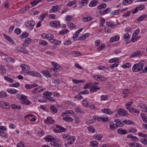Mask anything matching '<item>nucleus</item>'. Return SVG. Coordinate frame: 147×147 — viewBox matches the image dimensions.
<instances>
[{
  "mask_svg": "<svg viewBox=\"0 0 147 147\" xmlns=\"http://www.w3.org/2000/svg\"><path fill=\"white\" fill-rule=\"evenodd\" d=\"M75 138L74 136H71L69 138L67 142L68 144H72L75 140Z\"/></svg>",
  "mask_w": 147,
  "mask_h": 147,
  "instance_id": "nucleus-23",
  "label": "nucleus"
},
{
  "mask_svg": "<svg viewBox=\"0 0 147 147\" xmlns=\"http://www.w3.org/2000/svg\"><path fill=\"white\" fill-rule=\"evenodd\" d=\"M75 111L76 113H81L83 112L81 109L79 107H76L75 108Z\"/></svg>",
  "mask_w": 147,
  "mask_h": 147,
  "instance_id": "nucleus-48",
  "label": "nucleus"
},
{
  "mask_svg": "<svg viewBox=\"0 0 147 147\" xmlns=\"http://www.w3.org/2000/svg\"><path fill=\"white\" fill-rule=\"evenodd\" d=\"M67 26L68 27H70L72 28H75V25L71 22H69L67 23Z\"/></svg>",
  "mask_w": 147,
  "mask_h": 147,
  "instance_id": "nucleus-57",
  "label": "nucleus"
},
{
  "mask_svg": "<svg viewBox=\"0 0 147 147\" xmlns=\"http://www.w3.org/2000/svg\"><path fill=\"white\" fill-rule=\"evenodd\" d=\"M4 60L5 61L7 62H10L11 63H13L14 62V60L11 58H5Z\"/></svg>",
  "mask_w": 147,
  "mask_h": 147,
  "instance_id": "nucleus-29",
  "label": "nucleus"
},
{
  "mask_svg": "<svg viewBox=\"0 0 147 147\" xmlns=\"http://www.w3.org/2000/svg\"><path fill=\"white\" fill-rule=\"evenodd\" d=\"M27 74L29 75L35 76L39 78H41V75L40 74L34 71H29L28 72Z\"/></svg>",
  "mask_w": 147,
  "mask_h": 147,
  "instance_id": "nucleus-7",
  "label": "nucleus"
},
{
  "mask_svg": "<svg viewBox=\"0 0 147 147\" xmlns=\"http://www.w3.org/2000/svg\"><path fill=\"white\" fill-rule=\"evenodd\" d=\"M14 32L17 34H19L21 33V30L20 28H17L15 29Z\"/></svg>",
  "mask_w": 147,
  "mask_h": 147,
  "instance_id": "nucleus-53",
  "label": "nucleus"
},
{
  "mask_svg": "<svg viewBox=\"0 0 147 147\" xmlns=\"http://www.w3.org/2000/svg\"><path fill=\"white\" fill-rule=\"evenodd\" d=\"M140 117L142 118L143 121L145 123H147V117L144 113L140 114Z\"/></svg>",
  "mask_w": 147,
  "mask_h": 147,
  "instance_id": "nucleus-22",
  "label": "nucleus"
},
{
  "mask_svg": "<svg viewBox=\"0 0 147 147\" xmlns=\"http://www.w3.org/2000/svg\"><path fill=\"white\" fill-rule=\"evenodd\" d=\"M50 24L52 27H58L60 26V22L58 21L55 20L51 21L50 22Z\"/></svg>",
  "mask_w": 147,
  "mask_h": 147,
  "instance_id": "nucleus-6",
  "label": "nucleus"
},
{
  "mask_svg": "<svg viewBox=\"0 0 147 147\" xmlns=\"http://www.w3.org/2000/svg\"><path fill=\"white\" fill-rule=\"evenodd\" d=\"M147 17V16L146 15H142L138 19H137V21L138 22H140L143 21L144 19L145 18Z\"/></svg>",
  "mask_w": 147,
  "mask_h": 147,
  "instance_id": "nucleus-38",
  "label": "nucleus"
},
{
  "mask_svg": "<svg viewBox=\"0 0 147 147\" xmlns=\"http://www.w3.org/2000/svg\"><path fill=\"white\" fill-rule=\"evenodd\" d=\"M71 41L69 40H66L63 43V45H68L71 44Z\"/></svg>",
  "mask_w": 147,
  "mask_h": 147,
  "instance_id": "nucleus-50",
  "label": "nucleus"
},
{
  "mask_svg": "<svg viewBox=\"0 0 147 147\" xmlns=\"http://www.w3.org/2000/svg\"><path fill=\"white\" fill-rule=\"evenodd\" d=\"M97 119H98V121H102L104 122H107L108 121V119L107 117H97L96 118Z\"/></svg>",
  "mask_w": 147,
  "mask_h": 147,
  "instance_id": "nucleus-17",
  "label": "nucleus"
},
{
  "mask_svg": "<svg viewBox=\"0 0 147 147\" xmlns=\"http://www.w3.org/2000/svg\"><path fill=\"white\" fill-rule=\"evenodd\" d=\"M21 102L22 104H25L26 105H28L29 104L30 102L26 100H23V101H21Z\"/></svg>",
  "mask_w": 147,
  "mask_h": 147,
  "instance_id": "nucleus-61",
  "label": "nucleus"
},
{
  "mask_svg": "<svg viewBox=\"0 0 147 147\" xmlns=\"http://www.w3.org/2000/svg\"><path fill=\"white\" fill-rule=\"evenodd\" d=\"M60 141L57 139L55 138L50 143L51 145L55 147H59L60 146Z\"/></svg>",
  "mask_w": 147,
  "mask_h": 147,
  "instance_id": "nucleus-3",
  "label": "nucleus"
},
{
  "mask_svg": "<svg viewBox=\"0 0 147 147\" xmlns=\"http://www.w3.org/2000/svg\"><path fill=\"white\" fill-rule=\"evenodd\" d=\"M98 142L96 141L91 142L90 143V145L93 147H97L98 146Z\"/></svg>",
  "mask_w": 147,
  "mask_h": 147,
  "instance_id": "nucleus-39",
  "label": "nucleus"
},
{
  "mask_svg": "<svg viewBox=\"0 0 147 147\" xmlns=\"http://www.w3.org/2000/svg\"><path fill=\"white\" fill-rule=\"evenodd\" d=\"M27 96L23 95H22L20 96V99L21 100V101H23L24 100H26L27 99Z\"/></svg>",
  "mask_w": 147,
  "mask_h": 147,
  "instance_id": "nucleus-54",
  "label": "nucleus"
},
{
  "mask_svg": "<svg viewBox=\"0 0 147 147\" xmlns=\"http://www.w3.org/2000/svg\"><path fill=\"white\" fill-rule=\"evenodd\" d=\"M117 132L118 134L122 135H124L127 133V131L126 130L121 128L117 130Z\"/></svg>",
  "mask_w": 147,
  "mask_h": 147,
  "instance_id": "nucleus-12",
  "label": "nucleus"
},
{
  "mask_svg": "<svg viewBox=\"0 0 147 147\" xmlns=\"http://www.w3.org/2000/svg\"><path fill=\"white\" fill-rule=\"evenodd\" d=\"M47 42L44 40H42L41 42H39V44L41 45H47Z\"/></svg>",
  "mask_w": 147,
  "mask_h": 147,
  "instance_id": "nucleus-64",
  "label": "nucleus"
},
{
  "mask_svg": "<svg viewBox=\"0 0 147 147\" xmlns=\"http://www.w3.org/2000/svg\"><path fill=\"white\" fill-rule=\"evenodd\" d=\"M110 128L111 130H113L114 128H117L115 124L113 123V121H110L109 124Z\"/></svg>",
  "mask_w": 147,
  "mask_h": 147,
  "instance_id": "nucleus-25",
  "label": "nucleus"
},
{
  "mask_svg": "<svg viewBox=\"0 0 147 147\" xmlns=\"http://www.w3.org/2000/svg\"><path fill=\"white\" fill-rule=\"evenodd\" d=\"M131 66V64L129 63H127L122 65V67L123 68H129Z\"/></svg>",
  "mask_w": 147,
  "mask_h": 147,
  "instance_id": "nucleus-49",
  "label": "nucleus"
},
{
  "mask_svg": "<svg viewBox=\"0 0 147 147\" xmlns=\"http://www.w3.org/2000/svg\"><path fill=\"white\" fill-rule=\"evenodd\" d=\"M45 122L47 124H53L55 122V121L53 119H51L50 117H48L45 119Z\"/></svg>",
  "mask_w": 147,
  "mask_h": 147,
  "instance_id": "nucleus-10",
  "label": "nucleus"
},
{
  "mask_svg": "<svg viewBox=\"0 0 147 147\" xmlns=\"http://www.w3.org/2000/svg\"><path fill=\"white\" fill-rule=\"evenodd\" d=\"M140 52L139 51L134 52L129 56V57L130 58H131L137 56H139V55L140 54Z\"/></svg>",
  "mask_w": 147,
  "mask_h": 147,
  "instance_id": "nucleus-21",
  "label": "nucleus"
},
{
  "mask_svg": "<svg viewBox=\"0 0 147 147\" xmlns=\"http://www.w3.org/2000/svg\"><path fill=\"white\" fill-rule=\"evenodd\" d=\"M7 96V94L5 92H0V98L6 97Z\"/></svg>",
  "mask_w": 147,
  "mask_h": 147,
  "instance_id": "nucleus-46",
  "label": "nucleus"
},
{
  "mask_svg": "<svg viewBox=\"0 0 147 147\" xmlns=\"http://www.w3.org/2000/svg\"><path fill=\"white\" fill-rule=\"evenodd\" d=\"M0 135L5 138H7L8 137V135L3 131H0Z\"/></svg>",
  "mask_w": 147,
  "mask_h": 147,
  "instance_id": "nucleus-43",
  "label": "nucleus"
},
{
  "mask_svg": "<svg viewBox=\"0 0 147 147\" xmlns=\"http://www.w3.org/2000/svg\"><path fill=\"white\" fill-rule=\"evenodd\" d=\"M50 109L52 112L55 113L57 111V108L54 105H51L50 107Z\"/></svg>",
  "mask_w": 147,
  "mask_h": 147,
  "instance_id": "nucleus-20",
  "label": "nucleus"
},
{
  "mask_svg": "<svg viewBox=\"0 0 147 147\" xmlns=\"http://www.w3.org/2000/svg\"><path fill=\"white\" fill-rule=\"evenodd\" d=\"M3 36L9 42L13 44V40L10 37L5 34H3Z\"/></svg>",
  "mask_w": 147,
  "mask_h": 147,
  "instance_id": "nucleus-27",
  "label": "nucleus"
},
{
  "mask_svg": "<svg viewBox=\"0 0 147 147\" xmlns=\"http://www.w3.org/2000/svg\"><path fill=\"white\" fill-rule=\"evenodd\" d=\"M74 112L73 110H70L69 111H67L66 112L63 113L64 115H66L67 114H70L74 115Z\"/></svg>",
  "mask_w": 147,
  "mask_h": 147,
  "instance_id": "nucleus-52",
  "label": "nucleus"
},
{
  "mask_svg": "<svg viewBox=\"0 0 147 147\" xmlns=\"http://www.w3.org/2000/svg\"><path fill=\"white\" fill-rule=\"evenodd\" d=\"M105 45L104 44H102L100 46L97 48V49L99 51H101L102 50H104V48H105Z\"/></svg>",
  "mask_w": 147,
  "mask_h": 147,
  "instance_id": "nucleus-40",
  "label": "nucleus"
},
{
  "mask_svg": "<svg viewBox=\"0 0 147 147\" xmlns=\"http://www.w3.org/2000/svg\"><path fill=\"white\" fill-rule=\"evenodd\" d=\"M89 93V91L88 90H86L80 92V94H88Z\"/></svg>",
  "mask_w": 147,
  "mask_h": 147,
  "instance_id": "nucleus-59",
  "label": "nucleus"
},
{
  "mask_svg": "<svg viewBox=\"0 0 147 147\" xmlns=\"http://www.w3.org/2000/svg\"><path fill=\"white\" fill-rule=\"evenodd\" d=\"M7 91L10 94H16L18 92V91L15 89H13V90H7Z\"/></svg>",
  "mask_w": 147,
  "mask_h": 147,
  "instance_id": "nucleus-37",
  "label": "nucleus"
},
{
  "mask_svg": "<svg viewBox=\"0 0 147 147\" xmlns=\"http://www.w3.org/2000/svg\"><path fill=\"white\" fill-rule=\"evenodd\" d=\"M117 111L118 113L120 115L126 117L128 115L127 112L122 108L119 109Z\"/></svg>",
  "mask_w": 147,
  "mask_h": 147,
  "instance_id": "nucleus-5",
  "label": "nucleus"
},
{
  "mask_svg": "<svg viewBox=\"0 0 147 147\" xmlns=\"http://www.w3.org/2000/svg\"><path fill=\"white\" fill-rule=\"evenodd\" d=\"M52 64L53 65V66L54 67V69H53V71H55L56 69H60L61 66H59L58 67H57L59 65V64L57 63H55L53 61L51 62Z\"/></svg>",
  "mask_w": 147,
  "mask_h": 147,
  "instance_id": "nucleus-19",
  "label": "nucleus"
},
{
  "mask_svg": "<svg viewBox=\"0 0 147 147\" xmlns=\"http://www.w3.org/2000/svg\"><path fill=\"white\" fill-rule=\"evenodd\" d=\"M102 111L104 113L109 114H110L111 113V111L110 110L107 108H105L104 109H102Z\"/></svg>",
  "mask_w": 147,
  "mask_h": 147,
  "instance_id": "nucleus-34",
  "label": "nucleus"
},
{
  "mask_svg": "<svg viewBox=\"0 0 147 147\" xmlns=\"http://www.w3.org/2000/svg\"><path fill=\"white\" fill-rule=\"evenodd\" d=\"M34 22L33 20L27 21L26 24V27H30L31 28H32L34 25Z\"/></svg>",
  "mask_w": 147,
  "mask_h": 147,
  "instance_id": "nucleus-11",
  "label": "nucleus"
},
{
  "mask_svg": "<svg viewBox=\"0 0 147 147\" xmlns=\"http://www.w3.org/2000/svg\"><path fill=\"white\" fill-rule=\"evenodd\" d=\"M134 34H133L132 36V38L131 39V41L133 42H135L136 41H137L140 38V36H137L135 38H134Z\"/></svg>",
  "mask_w": 147,
  "mask_h": 147,
  "instance_id": "nucleus-44",
  "label": "nucleus"
},
{
  "mask_svg": "<svg viewBox=\"0 0 147 147\" xmlns=\"http://www.w3.org/2000/svg\"><path fill=\"white\" fill-rule=\"evenodd\" d=\"M54 139V138L50 135H48L45 138V140L48 142H51Z\"/></svg>",
  "mask_w": 147,
  "mask_h": 147,
  "instance_id": "nucleus-18",
  "label": "nucleus"
},
{
  "mask_svg": "<svg viewBox=\"0 0 147 147\" xmlns=\"http://www.w3.org/2000/svg\"><path fill=\"white\" fill-rule=\"evenodd\" d=\"M39 88H35L33 89L32 90V93L34 94H35L40 92L41 91L43 90V89H40L39 90Z\"/></svg>",
  "mask_w": 147,
  "mask_h": 147,
  "instance_id": "nucleus-33",
  "label": "nucleus"
},
{
  "mask_svg": "<svg viewBox=\"0 0 147 147\" xmlns=\"http://www.w3.org/2000/svg\"><path fill=\"white\" fill-rule=\"evenodd\" d=\"M88 0H82L80 2L83 6H85L88 3Z\"/></svg>",
  "mask_w": 147,
  "mask_h": 147,
  "instance_id": "nucleus-51",
  "label": "nucleus"
},
{
  "mask_svg": "<svg viewBox=\"0 0 147 147\" xmlns=\"http://www.w3.org/2000/svg\"><path fill=\"white\" fill-rule=\"evenodd\" d=\"M68 31H69L67 29L62 30L60 31L59 34H64L66 33Z\"/></svg>",
  "mask_w": 147,
  "mask_h": 147,
  "instance_id": "nucleus-55",
  "label": "nucleus"
},
{
  "mask_svg": "<svg viewBox=\"0 0 147 147\" xmlns=\"http://www.w3.org/2000/svg\"><path fill=\"white\" fill-rule=\"evenodd\" d=\"M5 70V67L2 65H0V71L1 72H3Z\"/></svg>",
  "mask_w": 147,
  "mask_h": 147,
  "instance_id": "nucleus-60",
  "label": "nucleus"
},
{
  "mask_svg": "<svg viewBox=\"0 0 147 147\" xmlns=\"http://www.w3.org/2000/svg\"><path fill=\"white\" fill-rule=\"evenodd\" d=\"M110 8H108L102 12L103 14H105L108 13V12L109 11Z\"/></svg>",
  "mask_w": 147,
  "mask_h": 147,
  "instance_id": "nucleus-62",
  "label": "nucleus"
},
{
  "mask_svg": "<svg viewBox=\"0 0 147 147\" xmlns=\"http://www.w3.org/2000/svg\"><path fill=\"white\" fill-rule=\"evenodd\" d=\"M53 38V36L51 34H48V38L49 39L50 41L52 40Z\"/></svg>",
  "mask_w": 147,
  "mask_h": 147,
  "instance_id": "nucleus-63",
  "label": "nucleus"
},
{
  "mask_svg": "<svg viewBox=\"0 0 147 147\" xmlns=\"http://www.w3.org/2000/svg\"><path fill=\"white\" fill-rule=\"evenodd\" d=\"M62 119L63 120H64L65 121L68 122H72L73 121V120L72 118L69 117H63Z\"/></svg>",
  "mask_w": 147,
  "mask_h": 147,
  "instance_id": "nucleus-26",
  "label": "nucleus"
},
{
  "mask_svg": "<svg viewBox=\"0 0 147 147\" xmlns=\"http://www.w3.org/2000/svg\"><path fill=\"white\" fill-rule=\"evenodd\" d=\"M114 122L115 125L117 127H121L124 124L120 121L119 119H116L115 120Z\"/></svg>",
  "mask_w": 147,
  "mask_h": 147,
  "instance_id": "nucleus-13",
  "label": "nucleus"
},
{
  "mask_svg": "<svg viewBox=\"0 0 147 147\" xmlns=\"http://www.w3.org/2000/svg\"><path fill=\"white\" fill-rule=\"evenodd\" d=\"M5 79L9 82L11 83L13 82V79L12 78H8L7 77L5 76Z\"/></svg>",
  "mask_w": 147,
  "mask_h": 147,
  "instance_id": "nucleus-58",
  "label": "nucleus"
},
{
  "mask_svg": "<svg viewBox=\"0 0 147 147\" xmlns=\"http://www.w3.org/2000/svg\"><path fill=\"white\" fill-rule=\"evenodd\" d=\"M42 73L46 77L51 78V76L48 71H42Z\"/></svg>",
  "mask_w": 147,
  "mask_h": 147,
  "instance_id": "nucleus-24",
  "label": "nucleus"
},
{
  "mask_svg": "<svg viewBox=\"0 0 147 147\" xmlns=\"http://www.w3.org/2000/svg\"><path fill=\"white\" fill-rule=\"evenodd\" d=\"M119 38L120 37L118 35L114 36L110 38V41L111 42H113L114 41H117L119 40Z\"/></svg>",
  "mask_w": 147,
  "mask_h": 147,
  "instance_id": "nucleus-14",
  "label": "nucleus"
},
{
  "mask_svg": "<svg viewBox=\"0 0 147 147\" xmlns=\"http://www.w3.org/2000/svg\"><path fill=\"white\" fill-rule=\"evenodd\" d=\"M58 8V7L57 5L56 6H53L52 7V8L49 11V12L51 13L54 12L56 11H57V9Z\"/></svg>",
  "mask_w": 147,
  "mask_h": 147,
  "instance_id": "nucleus-31",
  "label": "nucleus"
},
{
  "mask_svg": "<svg viewBox=\"0 0 147 147\" xmlns=\"http://www.w3.org/2000/svg\"><path fill=\"white\" fill-rule=\"evenodd\" d=\"M31 42V39L29 38H27L25 40V47H26L27 45L30 43Z\"/></svg>",
  "mask_w": 147,
  "mask_h": 147,
  "instance_id": "nucleus-42",
  "label": "nucleus"
},
{
  "mask_svg": "<svg viewBox=\"0 0 147 147\" xmlns=\"http://www.w3.org/2000/svg\"><path fill=\"white\" fill-rule=\"evenodd\" d=\"M82 103L84 107H86L88 106V102L86 100H83L82 101Z\"/></svg>",
  "mask_w": 147,
  "mask_h": 147,
  "instance_id": "nucleus-41",
  "label": "nucleus"
},
{
  "mask_svg": "<svg viewBox=\"0 0 147 147\" xmlns=\"http://www.w3.org/2000/svg\"><path fill=\"white\" fill-rule=\"evenodd\" d=\"M20 67L22 69V70L24 71V72L28 71L30 69L29 65L25 64H22L20 65Z\"/></svg>",
  "mask_w": 147,
  "mask_h": 147,
  "instance_id": "nucleus-9",
  "label": "nucleus"
},
{
  "mask_svg": "<svg viewBox=\"0 0 147 147\" xmlns=\"http://www.w3.org/2000/svg\"><path fill=\"white\" fill-rule=\"evenodd\" d=\"M90 88V89L91 92H96L97 90L100 89V88L98 86L99 85L97 82L89 83Z\"/></svg>",
  "mask_w": 147,
  "mask_h": 147,
  "instance_id": "nucleus-2",
  "label": "nucleus"
},
{
  "mask_svg": "<svg viewBox=\"0 0 147 147\" xmlns=\"http://www.w3.org/2000/svg\"><path fill=\"white\" fill-rule=\"evenodd\" d=\"M82 20L83 21L86 22L92 20V17L90 16L83 17L82 18Z\"/></svg>",
  "mask_w": 147,
  "mask_h": 147,
  "instance_id": "nucleus-28",
  "label": "nucleus"
},
{
  "mask_svg": "<svg viewBox=\"0 0 147 147\" xmlns=\"http://www.w3.org/2000/svg\"><path fill=\"white\" fill-rule=\"evenodd\" d=\"M93 78L96 80L98 81H105L106 79L102 77L101 75H95L93 76Z\"/></svg>",
  "mask_w": 147,
  "mask_h": 147,
  "instance_id": "nucleus-4",
  "label": "nucleus"
},
{
  "mask_svg": "<svg viewBox=\"0 0 147 147\" xmlns=\"http://www.w3.org/2000/svg\"><path fill=\"white\" fill-rule=\"evenodd\" d=\"M98 3L97 0H94L91 1L89 4V6L91 7L96 6Z\"/></svg>",
  "mask_w": 147,
  "mask_h": 147,
  "instance_id": "nucleus-16",
  "label": "nucleus"
},
{
  "mask_svg": "<svg viewBox=\"0 0 147 147\" xmlns=\"http://www.w3.org/2000/svg\"><path fill=\"white\" fill-rule=\"evenodd\" d=\"M41 0H35L30 3L32 7L34 6L36 4L41 1Z\"/></svg>",
  "mask_w": 147,
  "mask_h": 147,
  "instance_id": "nucleus-30",
  "label": "nucleus"
},
{
  "mask_svg": "<svg viewBox=\"0 0 147 147\" xmlns=\"http://www.w3.org/2000/svg\"><path fill=\"white\" fill-rule=\"evenodd\" d=\"M17 49L19 51L24 54H27L28 53L27 50L25 49L24 47H18L17 48Z\"/></svg>",
  "mask_w": 147,
  "mask_h": 147,
  "instance_id": "nucleus-15",
  "label": "nucleus"
},
{
  "mask_svg": "<svg viewBox=\"0 0 147 147\" xmlns=\"http://www.w3.org/2000/svg\"><path fill=\"white\" fill-rule=\"evenodd\" d=\"M144 64L143 63H138L134 64L132 67V70L134 72H137L141 71L143 72L144 70L143 69Z\"/></svg>",
  "mask_w": 147,
  "mask_h": 147,
  "instance_id": "nucleus-1",
  "label": "nucleus"
},
{
  "mask_svg": "<svg viewBox=\"0 0 147 147\" xmlns=\"http://www.w3.org/2000/svg\"><path fill=\"white\" fill-rule=\"evenodd\" d=\"M0 106L3 108L6 109H8L9 107V103L3 101L0 102Z\"/></svg>",
  "mask_w": 147,
  "mask_h": 147,
  "instance_id": "nucleus-8",
  "label": "nucleus"
},
{
  "mask_svg": "<svg viewBox=\"0 0 147 147\" xmlns=\"http://www.w3.org/2000/svg\"><path fill=\"white\" fill-rule=\"evenodd\" d=\"M56 127L57 128L59 129V131H60V132H64L65 130V128L59 125H56Z\"/></svg>",
  "mask_w": 147,
  "mask_h": 147,
  "instance_id": "nucleus-32",
  "label": "nucleus"
},
{
  "mask_svg": "<svg viewBox=\"0 0 147 147\" xmlns=\"http://www.w3.org/2000/svg\"><path fill=\"white\" fill-rule=\"evenodd\" d=\"M138 135L139 136L147 138V134H143L140 132L138 133Z\"/></svg>",
  "mask_w": 147,
  "mask_h": 147,
  "instance_id": "nucleus-47",
  "label": "nucleus"
},
{
  "mask_svg": "<svg viewBox=\"0 0 147 147\" xmlns=\"http://www.w3.org/2000/svg\"><path fill=\"white\" fill-rule=\"evenodd\" d=\"M106 5L105 3H102L98 6V9H104L106 8Z\"/></svg>",
  "mask_w": 147,
  "mask_h": 147,
  "instance_id": "nucleus-35",
  "label": "nucleus"
},
{
  "mask_svg": "<svg viewBox=\"0 0 147 147\" xmlns=\"http://www.w3.org/2000/svg\"><path fill=\"white\" fill-rule=\"evenodd\" d=\"M129 112H134L136 113H139V111L136 109L135 108L132 107L131 110H129Z\"/></svg>",
  "mask_w": 147,
  "mask_h": 147,
  "instance_id": "nucleus-45",
  "label": "nucleus"
},
{
  "mask_svg": "<svg viewBox=\"0 0 147 147\" xmlns=\"http://www.w3.org/2000/svg\"><path fill=\"white\" fill-rule=\"evenodd\" d=\"M28 35V34L27 32H24L20 35V37L22 39L24 38L27 37Z\"/></svg>",
  "mask_w": 147,
  "mask_h": 147,
  "instance_id": "nucleus-36",
  "label": "nucleus"
},
{
  "mask_svg": "<svg viewBox=\"0 0 147 147\" xmlns=\"http://www.w3.org/2000/svg\"><path fill=\"white\" fill-rule=\"evenodd\" d=\"M88 130L91 132H95V130L93 127L91 126H90L88 128Z\"/></svg>",
  "mask_w": 147,
  "mask_h": 147,
  "instance_id": "nucleus-56",
  "label": "nucleus"
}]
</instances>
